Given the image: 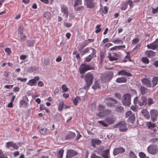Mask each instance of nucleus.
I'll use <instances>...</instances> for the list:
<instances>
[{
  "mask_svg": "<svg viewBox=\"0 0 158 158\" xmlns=\"http://www.w3.org/2000/svg\"><path fill=\"white\" fill-rule=\"evenodd\" d=\"M131 96L128 94H125L122 100L123 104L125 106H129L131 104Z\"/></svg>",
  "mask_w": 158,
  "mask_h": 158,
  "instance_id": "obj_1",
  "label": "nucleus"
},
{
  "mask_svg": "<svg viewBox=\"0 0 158 158\" xmlns=\"http://www.w3.org/2000/svg\"><path fill=\"white\" fill-rule=\"evenodd\" d=\"M85 80L86 82V87L89 88L92 84L93 79V76L90 73H87L85 76Z\"/></svg>",
  "mask_w": 158,
  "mask_h": 158,
  "instance_id": "obj_2",
  "label": "nucleus"
},
{
  "mask_svg": "<svg viewBox=\"0 0 158 158\" xmlns=\"http://www.w3.org/2000/svg\"><path fill=\"white\" fill-rule=\"evenodd\" d=\"M147 98L144 96H143L141 97L140 100L138 101V98L136 97L134 100V104L136 105L138 103V105L140 106L145 105L147 104Z\"/></svg>",
  "mask_w": 158,
  "mask_h": 158,
  "instance_id": "obj_3",
  "label": "nucleus"
},
{
  "mask_svg": "<svg viewBox=\"0 0 158 158\" xmlns=\"http://www.w3.org/2000/svg\"><path fill=\"white\" fill-rule=\"evenodd\" d=\"M113 76L112 73L110 72L106 74L102 75L101 77V80L103 83H106L109 82L112 79Z\"/></svg>",
  "mask_w": 158,
  "mask_h": 158,
  "instance_id": "obj_4",
  "label": "nucleus"
},
{
  "mask_svg": "<svg viewBox=\"0 0 158 158\" xmlns=\"http://www.w3.org/2000/svg\"><path fill=\"white\" fill-rule=\"evenodd\" d=\"M93 69V67L91 66L90 65L84 64H81V66L79 69V71L81 74H83L86 71Z\"/></svg>",
  "mask_w": 158,
  "mask_h": 158,
  "instance_id": "obj_5",
  "label": "nucleus"
},
{
  "mask_svg": "<svg viewBox=\"0 0 158 158\" xmlns=\"http://www.w3.org/2000/svg\"><path fill=\"white\" fill-rule=\"evenodd\" d=\"M60 8L62 16L67 19L68 16V7L65 5H62L61 6Z\"/></svg>",
  "mask_w": 158,
  "mask_h": 158,
  "instance_id": "obj_6",
  "label": "nucleus"
},
{
  "mask_svg": "<svg viewBox=\"0 0 158 158\" xmlns=\"http://www.w3.org/2000/svg\"><path fill=\"white\" fill-rule=\"evenodd\" d=\"M148 152L152 154H156L158 151V148L156 145H150L147 148Z\"/></svg>",
  "mask_w": 158,
  "mask_h": 158,
  "instance_id": "obj_7",
  "label": "nucleus"
},
{
  "mask_svg": "<svg viewBox=\"0 0 158 158\" xmlns=\"http://www.w3.org/2000/svg\"><path fill=\"white\" fill-rule=\"evenodd\" d=\"M114 127L118 128L121 131L124 132L127 130L126 124L124 123H119L116 124Z\"/></svg>",
  "mask_w": 158,
  "mask_h": 158,
  "instance_id": "obj_8",
  "label": "nucleus"
},
{
  "mask_svg": "<svg viewBox=\"0 0 158 158\" xmlns=\"http://www.w3.org/2000/svg\"><path fill=\"white\" fill-rule=\"evenodd\" d=\"M104 101L107 106L110 107H113L114 104L117 103L116 100L111 98L106 99Z\"/></svg>",
  "mask_w": 158,
  "mask_h": 158,
  "instance_id": "obj_9",
  "label": "nucleus"
},
{
  "mask_svg": "<svg viewBox=\"0 0 158 158\" xmlns=\"http://www.w3.org/2000/svg\"><path fill=\"white\" fill-rule=\"evenodd\" d=\"M148 48L154 50L158 47V39H156L153 42L148 44L147 46Z\"/></svg>",
  "mask_w": 158,
  "mask_h": 158,
  "instance_id": "obj_10",
  "label": "nucleus"
},
{
  "mask_svg": "<svg viewBox=\"0 0 158 158\" xmlns=\"http://www.w3.org/2000/svg\"><path fill=\"white\" fill-rule=\"evenodd\" d=\"M151 119L153 122L155 121L158 117V111L156 109L151 110L150 111Z\"/></svg>",
  "mask_w": 158,
  "mask_h": 158,
  "instance_id": "obj_11",
  "label": "nucleus"
},
{
  "mask_svg": "<svg viewBox=\"0 0 158 158\" xmlns=\"http://www.w3.org/2000/svg\"><path fill=\"white\" fill-rule=\"evenodd\" d=\"M5 147L9 148L10 147H12L14 149L18 150L19 148V146L15 143L13 141H9L6 143Z\"/></svg>",
  "mask_w": 158,
  "mask_h": 158,
  "instance_id": "obj_12",
  "label": "nucleus"
},
{
  "mask_svg": "<svg viewBox=\"0 0 158 158\" xmlns=\"http://www.w3.org/2000/svg\"><path fill=\"white\" fill-rule=\"evenodd\" d=\"M91 49L92 51L91 54L85 58L84 62H87L90 61L93 58L96 56V52L95 50L94 49Z\"/></svg>",
  "mask_w": 158,
  "mask_h": 158,
  "instance_id": "obj_13",
  "label": "nucleus"
},
{
  "mask_svg": "<svg viewBox=\"0 0 158 158\" xmlns=\"http://www.w3.org/2000/svg\"><path fill=\"white\" fill-rule=\"evenodd\" d=\"M40 79V77L38 76L35 77L34 79L29 80L27 84L31 86L35 85L37 81Z\"/></svg>",
  "mask_w": 158,
  "mask_h": 158,
  "instance_id": "obj_14",
  "label": "nucleus"
},
{
  "mask_svg": "<svg viewBox=\"0 0 158 158\" xmlns=\"http://www.w3.org/2000/svg\"><path fill=\"white\" fill-rule=\"evenodd\" d=\"M77 155V153L76 151L72 149L68 150L66 154V157L67 158H71L73 156Z\"/></svg>",
  "mask_w": 158,
  "mask_h": 158,
  "instance_id": "obj_15",
  "label": "nucleus"
},
{
  "mask_svg": "<svg viewBox=\"0 0 158 158\" xmlns=\"http://www.w3.org/2000/svg\"><path fill=\"white\" fill-rule=\"evenodd\" d=\"M118 55L115 53H113L111 54H109L107 57L110 61H114L117 60L118 58Z\"/></svg>",
  "mask_w": 158,
  "mask_h": 158,
  "instance_id": "obj_16",
  "label": "nucleus"
},
{
  "mask_svg": "<svg viewBox=\"0 0 158 158\" xmlns=\"http://www.w3.org/2000/svg\"><path fill=\"white\" fill-rule=\"evenodd\" d=\"M125 149L122 147H118L115 148L113 151V154L114 155H117L121 153H122L124 152Z\"/></svg>",
  "mask_w": 158,
  "mask_h": 158,
  "instance_id": "obj_17",
  "label": "nucleus"
},
{
  "mask_svg": "<svg viewBox=\"0 0 158 158\" xmlns=\"http://www.w3.org/2000/svg\"><path fill=\"white\" fill-rule=\"evenodd\" d=\"M118 75H122L124 76H127L128 77H131L132 76V74L128 72L127 70H122L118 73Z\"/></svg>",
  "mask_w": 158,
  "mask_h": 158,
  "instance_id": "obj_18",
  "label": "nucleus"
},
{
  "mask_svg": "<svg viewBox=\"0 0 158 158\" xmlns=\"http://www.w3.org/2000/svg\"><path fill=\"white\" fill-rule=\"evenodd\" d=\"M141 81L143 84L145 85L148 87H152L151 82L148 79L144 78L141 80Z\"/></svg>",
  "mask_w": 158,
  "mask_h": 158,
  "instance_id": "obj_19",
  "label": "nucleus"
},
{
  "mask_svg": "<svg viewBox=\"0 0 158 158\" xmlns=\"http://www.w3.org/2000/svg\"><path fill=\"white\" fill-rule=\"evenodd\" d=\"M105 121L109 124V125L113 123L115 120V118L113 116L108 117L106 118Z\"/></svg>",
  "mask_w": 158,
  "mask_h": 158,
  "instance_id": "obj_20",
  "label": "nucleus"
},
{
  "mask_svg": "<svg viewBox=\"0 0 158 158\" xmlns=\"http://www.w3.org/2000/svg\"><path fill=\"white\" fill-rule=\"evenodd\" d=\"M147 125L148 128L153 131L154 132L156 131V129L155 128L156 126L155 123H153L151 122H149L147 123Z\"/></svg>",
  "mask_w": 158,
  "mask_h": 158,
  "instance_id": "obj_21",
  "label": "nucleus"
},
{
  "mask_svg": "<svg viewBox=\"0 0 158 158\" xmlns=\"http://www.w3.org/2000/svg\"><path fill=\"white\" fill-rule=\"evenodd\" d=\"M76 135L75 134L72 132H70L66 135L65 139L67 140L72 139L75 137Z\"/></svg>",
  "mask_w": 158,
  "mask_h": 158,
  "instance_id": "obj_22",
  "label": "nucleus"
},
{
  "mask_svg": "<svg viewBox=\"0 0 158 158\" xmlns=\"http://www.w3.org/2000/svg\"><path fill=\"white\" fill-rule=\"evenodd\" d=\"M141 113L144 117L147 119L150 118V115L147 110L145 109H143L141 110Z\"/></svg>",
  "mask_w": 158,
  "mask_h": 158,
  "instance_id": "obj_23",
  "label": "nucleus"
},
{
  "mask_svg": "<svg viewBox=\"0 0 158 158\" xmlns=\"http://www.w3.org/2000/svg\"><path fill=\"white\" fill-rule=\"evenodd\" d=\"M87 7L89 8H92L94 7L93 0H85Z\"/></svg>",
  "mask_w": 158,
  "mask_h": 158,
  "instance_id": "obj_24",
  "label": "nucleus"
},
{
  "mask_svg": "<svg viewBox=\"0 0 158 158\" xmlns=\"http://www.w3.org/2000/svg\"><path fill=\"white\" fill-rule=\"evenodd\" d=\"M101 155L104 158H109L110 155L109 150L108 149L103 151Z\"/></svg>",
  "mask_w": 158,
  "mask_h": 158,
  "instance_id": "obj_25",
  "label": "nucleus"
},
{
  "mask_svg": "<svg viewBox=\"0 0 158 158\" xmlns=\"http://www.w3.org/2000/svg\"><path fill=\"white\" fill-rule=\"evenodd\" d=\"M145 54L148 57H152L155 56L156 53L152 51H147L145 52Z\"/></svg>",
  "mask_w": 158,
  "mask_h": 158,
  "instance_id": "obj_26",
  "label": "nucleus"
},
{
  "mask_svg": "<svg viewBox=\"0 0 158 158\" xmlns=\"http://www.w3.org/2000/svg\"><path fill=\"white\" fill-rule=\"evenodd\" d=\"M44 17L47 20H50L52 17V15L49 12H46L43 14Z\"/></svg>",
  "mask_w": 158,
  "mask_h": 158,
  "instance_id": "obj_27",
  "label": "nucleus"
},
{
  "mask_svg": "<svg viewBox=\"0 0 158 158\" xmlns=\"http://www.w3.org/2000/svg\"><path fill=\"white\" fill-rule=\"evenodd\" d=\"M116 81L118 83H124L127 82V80L125 77H121L117 78Z\"/></svg>",
  "mask_w": 158,
  "mask_h": 158,
  "instance_id": "obj_28",
  "label": "nucleus"
},
{
  "mask_svg": "<svg viewBox=\"0 0 158 158\" xmlns=\"http://www.w3.org/2000/svg\"><path fill=\"white\" fill-rule=\"evenodd\" d=\"M101 143V141L99 139H94L92 141V146L95 147L96 145H99Z\"/></svg>",
  "mask_w": 158,
  "mask_h": 158,
  "instance_id": "obj_29",
  "label": "nucleus"
},
{
  "mask_svg": "<svg viewBox=\"0 0 158 158\" xmlns=\"http://www.w3.org/2000/svg\"><path fill=\"white\" fill-rule=\"evenodd\" d=\"M140 90L141 93L142 95L147 93L148 91V90L147 88L142 86L140 87Z\"/></svg>",
  "mask_w": 158,
  "mask_h": 158,
  "instance_id": "obj_30",
  "label": "nucleus"
},
{
  "mask_svg": "<svg viewBox=\"0 0 158 158\" xmlns=\"http://www.w3.org/2000/svg\"><path fill=\"white\" fill-rule=\"evenodd\" d=\"M135 119V116L134 114H132L128 119V121L133 123Z\"/></svg>",
  "mask_w": 158,
  "mask_h": 158,
  "instance_id": "obj_31",
  "label": "nucleus"
},
{
  "mask_svg": "<svg viewBox=\"0 0 158 158\" xmlns=\"http://www.w3.org/2000/svg\"><path fill=\"white\" fill-rule=\"evenodd\" d=\"M19 106L21 107H26L27 106V102L24 100H22L20 102Z\"/></svg>",
  "mask_w": 158,
  "mask_h": 158,
  "instance_id": "obj_32",
  "label": "nucleus"
},
{
  "mask_svg": "<svg viewBox=\"0 0 158 158\" xmlns=\"http://www.w3.org/2000/svg\"><path fill=\"white\" fill-rule=\"evenodd\" d=\"M73 102L75 105H77L78 103L81 101V99L79 97L77 96L73 100Z\"/></svg>",
  "mask_w": 158,
  "mask_h": 158,
  "instance_id": "obj_33",
  "label": "nucleus"
},
{
  "mask_svg": "<svg viewBox=\"0 0 158 158\" xmlns=\"http://www.w3.org/2000/svg\"><path fill=\"white\" fill-rule=\"evenodd\" d=\"M158 81V77H154L152 79V87H154L157 84Z\"/></svg>",
  "mask_w": 158,
  "mask_h": 158,
  "instance_id": "obj_34",
  "label": "nucleus"
},
{
  "mask_svg": "<svg viewBox=\"0 0 158 158\" xmlns=\"http://www.w3.org/2000/svg\"><path fill=\"white\" fill-rule=\"evenodd\" d=\"M92 88L96 90L100 88V86L98 81H95L94 85L92 86Z\"/></svg>",
  "mask_w": 158,
  "mask_h": 158,
  "instance_id": "obj_35",
  "label": "nucleus"
},
{
  "mask_svg": "<svg viewBox=\"0 0 158 158\" xmlns=\"http://www.w3.org/2000/svg\"><path fill=\"white\" fill-rule=\"evenodd\" d=\"M98 122L104 127H107L109 125V124L105 121V119L104 121H99Z\"/></svg>",
  "mask_w": 158,
  "mask_h": 158,
  "instance_id": "obj_36",
  "label": "nucleus"
},
{
  "mask_svg": "<svg viewBox=\"0 0 158 158\" xmlns=\"http://www.w3.org/2000/svg\"><path fill=\"white\" fill-rule=\"evenodd\" d=\"M124 108L121 106H118L115 107V110L118 112H122L124 110Z\"/></svg>",
  "mask_w": 158,
  "mask_h": 158,
  "instance_id": "obj_37",
  "label": "nucleus"
},
{
  "mask_svg": "<svg viewBox=\"0 0 158 158\" xmlns=\"http://www.w3.org/2000/svg\"><path fill=\"white\" fill-rule=\"evenodd\" d=\"M64 105V102H61L59 104L58 107V110L59 111H61L62 110L63 108Z\"/></svg>",
  "mask_w": 158,
  "mask_h": 158,
  "instance_id": "obj_38",
  "label": "nucleus"
},
{
  "mask_svg": "<svg viewBox=\"0 0 158 158\" xmlns=\"http://www.w3.org/2000/svg\"><path fill=\"white\" fill-rule=\"evenodd\" d=\"M112 42L114 44H123V40L118 39L116 40H113L112 41Z\"/></svg>",
  "mask_w": 158,
  "mask_h": 158,
  "instance_id": "obj_39",
  "label": "nucleus"
},
{
  "mask_svg": "<svg viewBox=\"0 0 158 158\" xmlns=\"http://www.w3.org/2000/svg\"><path fill=\"white\" fill-rule=\"evenodd\" d=\"M64 150L63 149H61L59 150L57 154L59 158H62L64 153Z\"/></svg>",
  "mask_w": 158,
  "mask_h": 158,
  "instance_id": "obj_40",
  "label": "nucleus"
},
{
  "mask_svg": "<svg viewBox=\"0 0 158 158\" xmlns=\"http://www.w3.org/2000/svg\"><path fill=\"white\" fill-rule=\"evenodd\" d=\"M103 150L104 148L102 147H100L97 150L96 152L98 154L101 155L103 151Z\"/></svg>",
  "mask_w": 158,
  "mask_h": 158,
  "instance_id": "obj_41",
  "label": "nucleus"
},
{
  "mask_svg": "<svg viewBox=\"0 0 158 158\" xmlns=\"http://www.w3.org/2000/svg\"><path fill=\"white\" fill-rule=\"evenodd\" d=\"M47 129L46 128H42L40 129V133L43 135L47 134Z\"/></svg>",
  "mask_w": 158,
  "mask_h": 158,
  "instance_id": "obj_42",
  "label": "nucleus"
},
{
  "mask_svg": "<svg viewBox=\"0 0 158 158\" xmlns=\"http://www.w3.org/2000/svg\"><path fill=\"white\" fill-rule=\"evenodd\" d=\"M36 68L35 66H31L28 69V71L29 73H32L36 70Z\"/></svg>",
  "mask_w": 158,
  "mask_h": 158,
  "instance_id": "obj_43",
  "label": "nucleus"
},
{
  "mask_svg": "<svg viewBox=\"0 0 158 158\" xmlns=\"http://www.w3.org/2000/svg\"><path fill=\"white\" fill-rule=\"evenodd\" d=\"M75 3L74 6L75 7L77 6L81 5L82 3V1L81 0H75Z\"/></svg>",
  "mask_w": 158,
  "mask_h": 158,
  "instance_id": "obj_44",
  "label": "nucleus"
},
{
  "mask_svg": "<svg viewBox=\"0 0 158 158\" xmlns=\"http://www.w3.org/2000/svg\"><path fill=\"white\" fill-rule=\"evenodd\" d=\"M99 113H98L97 114V115L99 116L100 117L102 118L104 117L105 115V114H104V111L103 110L102 111H99Z\"/></svg>",
  "mask_w": 158,
  "mask_h": 158,
  "instance_id": "obj_45",
  "label": "nucleus"
},
{
  "mask_svg": "<svg viewBox=\"0 0 158 158\" xmlns=\"http://www.w3.org/2000/svg\"><path fill=\"white\" fill-rule=\"evenodd\" d=\"M61 88L63 92H66L68 91L69 88L66 86L65 85H62Z\"/></svg>",
  "mask_w": 158,
  "mask_h": 158,
  "instance_id": "obj_46",
  "label": "nucleus"
},
{
  "mask_svg": "<svg viewBox=\"0 0 158 158\" xmlns=\"http://www.w3.org/2000/svg\"><path fill=\"white\" fill-rule=\"evenodd\" d=\"M127 7V3H123L121 8V9L122 10H125Z\"/></svg>",
  "mask_w": 158,
  "mask_h": 158,
  "instance_id": "obj_47",
  "label": "nucleus"
},
{
  "mask_svg": "<svg viewBox=\"0 0 158 158\" xmlns=\"http://www.w3.org/2000/svg\"><path fill=\"white\" fill-rule=\"evenodd\" d=\"M101 25V24H99L97 25L96 27V28L97 29L95 31V32L97 33H99L101 30V29L100 28Z\"/></svg>",
  "mask_w": 158,
  "mask_h": 158,
  "instance_id": "obj_48",
  "label": "nucleus"
},
{
  "mask_svg": "<svg viewBox=\"0 0 158 158\" xmlns=\"http://www.w3.org/2000/svg\"><path fill=\"white\" fill-rule=\"evenodd\" d=\"M142 61L146 64H148L149 63L148 59L146 57H143L142 58Z\"/></svg>",
  "mask_w": 158,
  "mask_h": 158,
  "instance_id": "obj_49",
  "label": "nucleus"
},
{
  "mask_svg": "<svg viewBox=\"0 0 158 158\" xmlns=\"http://www.w3.org/2000/svg\"><path fill=\"white\" fill-rule=\"evenodd\" d=\"M105 106L104 105H100L98 106V110L99 111H102L104 110Z\"/></svg>",
  "mask_w": 158,
  "mask_h": 158,
  "instance_id": "obj_50",
  "label": "nucleus"
},
{
  "mask_svg": "<svg viewBox=\"0 0 158 158\" xmlns=\"http://www.w3.org/2000/svg\"><path fill=\"white\" fill-rule=\"evenodd\" d=\"M91 49H94V48H91V47L87 48H86L83 52L82 51V54L83 55V54H84L86 53H87L88 52H89V50H92Z\"/></svg>",
  "mask_w": 158,
  "mask_h": 158,
  "instance_id": "obj_51",
  "label": "nucleus"
},
{
  "mask_svg": "<svg viewBox=\"0 0 158 158\" xmlns=\"http://www.w3.org/2000/svg\"><path fill=\"white\" fill-rule=\"evenodd\" d=\"M86 46H85V45L83 44V43H82V44L80 46L79 48H78V50L80 52H82V49Z\"/></svg>",
  "mask_w": 158,
  "mask_h": 158,
  "instance_id": "obj_52",
  "label": "nucleus"
},
{
  "mask_svg": "<svg viewBox=\"0 0 158 158\" xmlns=\"http://www.w3.org/2000/svg\"><path fill=\"white\" fill-rule=\"evenodd\" d=\"M104 114H105V115H109L111 113V111L110 110H104Z\"/></svg>",
  "mask_w": 158,
  "mask_h": 158,
  "instance_id": "obj_53",
  "label": "nucleus"
},
{
  "mask_svg": "<svg viewBox=\"0 0 158 158\" xmlns=\"http://www.w3.org/2000/svg\"><path fill=\"white\" fill-rule=\"evenodd\" d=\"M130 158H137L135 154L131 151L129 154Z\"/></svg>",
  "mask_w": 158,
  "mask_h": 158,
  "instance_id": "obj_54",
  "label": "nucleus"
},
{
  "mask_svg": "<svg viewBox=\"0 0 158 158\" xmlns=\"http://www.w3.org/2000/svg\"><path fill=\"white\" fill-rule=\"evenodd\" d=\"M6 156L5 155L4 153L0 150V158H7Z\"/></svg>",
  "mask_w": 158,
  "mask_h": 158,
  "instance_id": "obj_55",
  "label": "nucleus"
},
{
  "mask_svg": "<svg viewBox=\"0 0 158 158\" xmlns=\"http://www.w3.org/2000/svg\"><path fill=\"white\" fill-rule=\"evenodd\" d=\"M132 112L130 110L127 111L125 114V117L126 118H127L130 116L132 114Z\"/></svg>",
  "mask_w": 158,
  "mask_h": 158,
  "instance_id": "obj_56",
  "label": "nucleus"
},
{
  "mask_svg": "<svg viewBox=\"0 0 158 158\" xmlns=\"http://www.w3.org/2000/svg\"><path fill=\"white\" fill-rule=\"evenodd\" d=\"M108 8L106 6H104L103 7V12L105 14H106L108 13Z\"/></svg>",
  "mask_w": 158,
  "mask_h": 158,
  "instance_id": "obj_57",
  "label": "nucleus"
},
{
  "mask_svg": "<svg viewBox=\"0 0 158 158\" xmlns=\"http://www.w3.org/2000/svg\"><path fill=\"white\" fill-rule=\"evenodd\" d=\"M109 41V39L107 38L104 39L102 42L101 44V46L103 45L105 43L108 42Z\"/></svg>",
  "mask_w": 158,
  "mask_h": 158,
  "instance_id": "obj_58",
  "label": "nucleus"
},
{
  "mask_svg": "<svg viewBox=\"0 0 158 158\" xmlns=\"http://www.w3.org/2000/svg\"><path fill=\"white\" fill-rule=\"evenodd\" d=\"M126 3H127V5H129L131 8L132 7L133 4V2L131 0H129Z\"/></svg>",
  "mask_w": 158,
  "mask_h": 158,
  "instance_id": "obj_59",
  "label": "nucleus"
},
{
  "mask_svg": "<svg viewBox=\"0 0 158 158\" xmlns=\"http://www.w3.org/2000/svg\"><path fill=\"white\" fill-rule=\"evenodd\" d=\"M148 105L150 106L153 103V100L151 98H148Z\"/></svg>",
  "mask_w": 158,
  "mask_h": 158,
  "instance_id": "obj_60",
  "label": "nucleus"
},
{
  "mask_svg": "<svg viewBox=\"0 0 158 158\" xmlns=\"http://www.w3.org/2000/svg\"><path fill=\"white\" fill-rule=\"evenodd\" d=\"M139 156L141 158H144L146 157L145 154L142 152L139 153Z\"/></svg>",
  "mask_w": 158,
  "mask_h": 158,
  "instance_id": "obj_61",
  "label": "nucleus"
},
{
  "mask_svg": "<svg viewBox=\"0 0 158 158\" xmlns=\"http://www.w3.org/2000/svg\"><path fill=\"white\" fill-rule=\"evenodd\" d=\"M139 40V39L137 38H136L132 40V44H135L138 42Z\"/></svg>",
  "mask_w": 158,
  "mask_h": 158,
  "instance_id": "obj_62",
  "label": "nucleus"
},
{
  "mask_svg": "<svg viewBox=\"0 0 158 158\" xmlns=\"http://www.w3.org/2000/svg\"><path fill=\"white\" fill-rule=\"evenodd\" d=\"M158 141V139L157 138H153L151 139L149 141L152 143H155L156 142Z\"/></svg>",
  "mask_w": 158,
  "mask_h": 158,
  "instance_id": "obj_63",
  "label": "nucleus"
},
{
  "mask_svg": "<svg viewBox=\"0 0 158 158\" xmlns=\"http://www.w3.org/2000/svg\"><path fill=\"white\" fill-rule=\"evenodd\" d=\"M152 12L153 14H155L158 13V6L155 9L154 8H152Z\"/></svg>",
  "mask_w": 158,
  "mask_h": 158,
  "instance_id": "obj_64",
  "label": "nucleus"
}]
</instances>
